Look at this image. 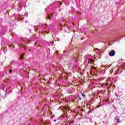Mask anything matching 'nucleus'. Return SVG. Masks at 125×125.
Returning <instances> with one entry per match:
<instances>
[{
    "label": "nucleus",
    "instance_id": "2",
    "mask_svg": "<svg viewBox=\"0 0 125 125\" xmlns=\"http://www.w3.org/2000/svg\"><path fill=\"white\" fill-rule=\"evenodd\" d=\"M115 121H116L117 123H121V121L120 120V117H116L115 118Z\"/></svg>",
    "mask_w": 125,
    "mask_h": 125
},
{
    "label": "nucleus",
    "instance_id": "3",
    "mask_svg": "<svg viewBox=\"0 0 125 125\" xmlns=\"http://www.w3.org/2000/svg\"><path fill=\"white\" fill-rule=\"evenodd\" d=\"M6 33V30H5V29H3L1 30V34H2V35H5V34Z\"/></svg>",
    "mask_w": 125,
    "mask_h": 125
},
{
    "label": "nucleus",
    "instance_id": "5",
    "mask_svg": "<svg viewBox=\"0 0 125 125\" xmlns=\"http://www.w3.org/2000/svg\"><path fill=\"white\" fill-rule=\"evenodd\" d=\"M21 7H20L18 9V10L19 11H21Z\"/></svg>",
    "mask_w": 125,
    "mask_h": 125
},
{
    "label": "nucleus",
    "instance_id": "16",
    "mask_svg": "<svg viewBox=\"0 0 125 125\" xmlns=\"http://www.w3.org/2000/svg\"><path fill=\"white\" fill-rule=\"evenodd\" d=\"M85 57H86V56H85Z\"/></svg>",
    "mask_w": 125,
    "mask_h": 125
},
{
    "label": "nucleus",
    "instance_id": "14",
    "mask_svg": "<svg viewBox=\"0 0 125 125\" xmlns=\"http://www.w3.org/2000/svg\"><path fill=\"white\" fill-rule=\"evenodd\" d=\"M30 32H32V31L30 30Z\"/></svg>",
    "mask_w": 125,
    "mask_h": 125
},
{
    "label": "nucleus",
    "instance_id": "6",
    "mask_svg": "<svg viewBox=\"0 0 125 125\" xmlns=\"http://www.w3.org/2000/svg\"><path fill=\"white\" fill-rule=\"evenodd\" d=\"M24 16H28V13H25V14L24 15Z\"/></svg>",
    "mask_w": 125,
    "mask_h": 125
},
{
    "label": "nucleus",
    "instance_id": "17",
    "mask_svg": "<svg viewBox=\"0 0 125 125\" xmlns=\"http://www.w3.org/2000/svg\"><path fill=\"white\" fill-rule=\"evenodd\" d=\"M124 37H125V36Z\"/></svg>",
    "mask_w": 125,
    "mask_h": 125
},
{
    "label": "nucleus",
    "instance_id": "13",
    "mask_svg": "<svg viewBox=\"0 0 125 125\" xmlns=\"http://www.w3.org/2000/svg\"><path fill=\"white\" fill-rule=\"evenodd\" d=\"M10 73H11V70L10 71Z\"/></svg>",
    "mask_w": 125,
    "mask_h": 125
},
{
    "label": "nucleus",
    "instance_id": "1",
    "mask_svg": "<svg viewBox=\"0 0 125 125\" xmlns=\"http://www.w3.org/2000/svg\"><path fill=\"white\" fill-rule=\"evenodd\" d=\"M108 54L109 56H114L115 54H116V52L115 51V50H112L109 52Z\"/></svg>",
    "mask_w": 125,
    "mask_h": 125
},
{
    "label": "nucleus",
    "instance_id": "8",
    "mask_svg": "<svg viewBox=\"0 0 125 125\" xmlns=\"http://www.w3.org/2000/svg\"><path fill=\"white\" fill-rule=\"evenodd\" d=\"M89 60H90V62H92V61H93V60H92V59H90Z\"/></svg>",
    "mask_w": 125,
    "mask_h": 125
},
{
    "label": "nucleus",
    "instance_id": "10",
    "mask_svg": "<svg viewBox=\"0 0 125 125\" xmlns=\"http://www.w3.org/2000/svg\"><path fill=\"white\" fill-rule=\"evenodd\" d=\"M28 22V21H25V23H27Z\"/></svg>",
    "mask_w": 125,
    "mask_h": 125
},
{
    "label": "nucleus",
    "instance_id": "9",
    "mask_svg": "<svg viewBox=\"0 0 125 125\" xmlns=\"http://www.w3.org/2000/svg\"><path fill=\"white\" fill-rule=\"evenodd\" d=\"M48 19H50V16H48Z\"/></svg>",
    "mask_w": 125,
    "mask_h": 125
},
{
    "label": "nucleus",
    "instance_id": "11",
    "mask_svg": "<svg viewBox=\"0 0 125 125\" xmlns=\"http://www.w3.org/2000/svg\"><path fill=\"white\" fill-rule=\"evenodd\" d=\"M54 122H56V120H54Z\"/></svg>",
    "mask_w": 125,
    "mask_h": 125
},
{
    "label": "nucleus",
    "instance_id": "12",
    "mask_svg": "<svg viewBox=\"0 0 125 125\" xmlns=\"http://www.w3.org/2000/svg\"><path fill=\"white\" fill-rule=\"evenodd\" d=\"M108 80H111V79L110 78H108Z\"/></svg>",
    "mask_w": 125,
    "mask_h": 125
},
{
    "label": "nucleus",
    "instance_id": "4",
    "mask_svg": "<svg viewBox=\"0 0 125 125\" xmlns=\"http://www.w3.org/2000/svg\"><path fill=\"white\" fill-rule=\"evenodd\" d=\"M82 96H83V97H85V95H84L83 93H81Z\"/></svg>",
    "mask_w": 125,
    "mask_h": 125
},
{
    "label": "nucleus",
    "instance_id": "15",
    "mask_svg": "<svg viewBox=\"0 0 125 125\" xmlns=\"http://www.w3.org/2000/svg\"><path fill=\"white\" fill-rule=\"evenodd\" d=\"M69 125H71V123H69Z\"/></svg>",
    "mask_w": 125,
    "mask_h": 125
},
{
    "label": "nucleus",
    "instance_id": "7",
    "mask_svg": "<svg viewBox=\"0 0 125 125\" xmlns=\"http://www.w3.org/2000/svg\"><path fill=\"white\" fill-rule=\"evenodd\" d=\"M79 98V100H82V98H81L80 97H78Z\"/></svg>",
    "mask_w": 125,
    "mask_h": 125
}]
</instances>
